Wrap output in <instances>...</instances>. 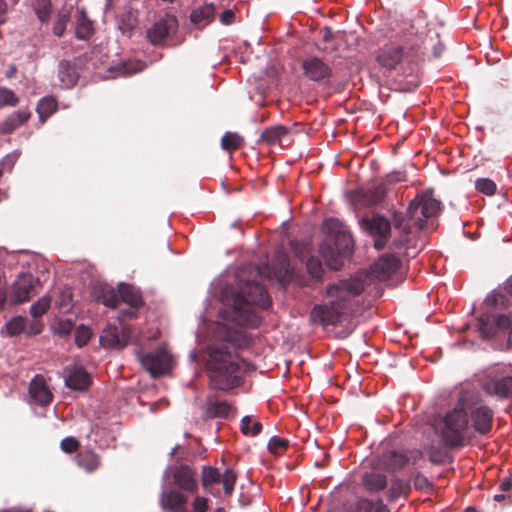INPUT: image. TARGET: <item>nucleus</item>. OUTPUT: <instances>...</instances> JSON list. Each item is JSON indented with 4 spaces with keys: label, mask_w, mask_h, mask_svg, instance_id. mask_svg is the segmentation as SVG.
Masks as SVG:
<instances>
[{
    "label": "nucleus",
    "mask_w": 512,
    "mask_h": 512,
    "mask_svg": "<svg viewBox=\"0 0 512 512\" xmlns=\"http://www.w3.org/2000/svg\"><path fill=\"white\" fill-rule=\"evenodd\" d=\"M364 286L360 281H344L339 285H329L326 293L329 300L315 305L310 313V320L324 327L336 326L348 308L351 299L360 295Z\"/></svg>",
    "instance_id": "f257e3e1"
},
{
    "label": "nucleus",
    "mask_w": 512,
    "mask_h": 512,
    "mask_svg": "<svg viewBox=\"0 0 512 512\" xmlns=\"http://www.w3.org/2000/svg\"><path fill=\"white\" fill-rule=\"evenodd\" d=\"M270 305L271 300L265 288L258 282L248 281L233 298L232 319L240 326L256 328L261 320L255 307L268 309Z\"/></svg>",
    "instance_id": "f03ea898"
},
{
    "label": "nucleus",
    "mask_w": 512,
    "mask_h": 512,
    "mask_svg": "<svg viewBox=\"0 0 512 512\" xmlns=\"http://www.w3.org/2000/svg\"><path fill=\"white\" fill-rule=\"evenodd\" d=\"M328 237L319 245V254L332 270L343 266L344 258L353 252V239L346 226L336 218H328L323 223Z\"/></svg>",
    "instance_id": "7ed1b4c3"
},
{
    "label": "nucleus",
    "mask_w": 512,
    "mask_h": 512,
    "mask_svg": "<svg viewBox=\"0 0 512 512\" xmlns=\"http://www.w3.org/2000/svg\"><path fill=\"white\" fill-rule=\"evenodd\" d=\"M240 365L231 353L223 350H214L208 363V377L210 388L229 391L241 384L238 375Z\"/></svg>",
    "instance_id": "20e7f679"
},
{
    "label": "nucleus",
    "mask_w": 512,
    "mask_h": 512,
    "mask_svg": "<svg viewBox=\"0 0 512 512\" xmlns=\"http://www.w3.org/2000/svg\"><path fill=\"white\" fill-rule=\"evenodd\" d=\"M468 425L467 415L463 410H453L449 412L439 424H436L435 430L440 434L446 447L454 448L462 446L463 433Z\"/></svg>",
    "instance_id": "39448f33"
},
{
    "label": "nucleus",
    "mask_w": 512,
    "mask_h": 512,
    "mask_svg": "<svg viewBox=\"0 0 512 512\" xmlns=\"http://www.w3.org/2000/svg\"><path fill=\"white\" fill-rule=\"evenodd\" d=\"M441 209V202L429 194L416 196L407 208V218L423 229L426 220L436 216Z\"/></svg>",
    "instance_id": "423d86ee"
},
{
    "label": "nucleus",
    "mask_w": 512,
    "mask_h": 512,
    "mask_svg": "<svg viewBox=\"0 0 512 512\" xmlns=\"http://www.w3.org/2000/svg\"><path fill=\"white\" fill-rule=\"evenodd\" d=\"M237 478L238 475L232 468L225 469L222 474L217 468L212 466H204L201 471V484L203 488L208 490L214 496L219 495V490L214 492L212 486L218 483H222L224 494L226 496H231L234 491Z\"/></svg>",
    "instance_id": "0eeeda50"
},
{
    "label": "nucleus",
    "mask_w": 512,
    "mask_h": 512,
    "mask_svg": "<svg viewBox=\"0 0 512 512\" xmlns=\"http://www.w3.org/2000/svg\"><path fill=\"white\" fill-rule=\"evenodd\" d=\"M360 224L373 237L375 249H384L391 235L390 221L382 215L374 214L371 217L362 218Z\"/></svg>",
    "instance_id": "6e6552de"
},
{
    "label": "nucleus",
    "mask_w": 512,
    "mask_h": 512,
    "mask_svg": "<svg viewBox=\"0 0 512 512\" xmlns=\"http://www.w3.org/2000/svg\"><path fill=\"white\" fill-rule=\"evenodd\" d=\"M165 475L168 481L184 492L196 493L198 482L195 471L188 464H178L166 469Z\"/></svg>",
    "instance_id": "1a4fd4ad"
},
{
    "label": "nucleus",
    "mask_w": 512,
    "mask_h": 512,
    "mask_svg": "<svg viewBox=\"0 0 512 512\" xmlns=\"http://www.w3.org/2000/svg\"><path fill=\"white\" fill-rule=\"evenodd\" d=\"M40 287L41 282L38 277L31 273H21L12 284L10 301L14 304L29 301L38 293Z\"/></svg>",
    "instance_id": "9d476101"
},
{
    "label": "nucleus",
    "mask_w": 512,
    "mask_h": 512,
    "mask_svg": "<svg viewBox=\"0 0 512 512\" xmlns=\"http://www.w3.org/2000/svg\"><path fill=\"white\" fill-rule=\"evenodd\" d=\"M410 454L409 456L407 452L402 450H387L377 457L376 465L386 471H396L405 467L410 460L413 464H416L422 458L421 451H411Z\"/></svg>",
    "instance_id": "9b49d317"
},
{
    "label": "nucleus",
    "mask_w": 512,
    "mask_h": 512,
    "mask_svg": "<svg viewBox=\"0 0 512 512\" xmlns=\"http://www.w3.org/2000/svg\"><path fill=\"white\" fill-rule=\"evenodd\" d=\"M305 78L317 83H328L333 77L332 66L318 56H307L301 63Z\"/></svg>",
    "instance_id": "f8f14e48"
},
{
    "label": "nucleus",
    "mask_w": 512,
    "mask_h": 512,
    "mask_svg": "<svg viewBox=\"0 0 512 512\" xmlns=\"http://www.w3.org/2000/svg\"><path fill=\"white\" fill-rule=\"evenodd\" d=\"M131 329L125 325L120 327L115 325H107L101 335L100 344L106 349L122 350L127 346L131 339Z\"/></svg>",
    "instance_id": "ddd939ff"
},
{
    "label": "nucleus",
    "mask_w": 512,
    "mask_h": 512,
    "mask_svg": "<svg viewBox=\"0 0 512 512\" xmlns=\"http://www.w3.org/2000/svg\"><path fill=\"white\" fill-rule=\"evenodd\" d=\"M479 331L484 339H491L511 326V319L503 314H484L478 320Z\"/></svg>",
    "instance_id": "4468645a"
},
{
    "label": "nucleus",
    "mask_w": 512,
    "mask_h": 512,
    "mask_svg": "<svg viewBox=\"0 0 512 512\" xmlns=\"http://www.w3.org/2000/svg\"><path fill=\"white\" fill-rule=\"evenodd\" d=\"M483 390L490 396L507 399L512 396V375L490 376L484 383Z\"/></svg>",
    "instance_id": "2eb2a0df"
},
{
    "label": "nucleus",
    "mask_w": 512,
    "mask_h": 512,
    "mask_svg": "<svg viewBox=\"0 0 512 512\" xmlns=\"http://www.w3.org/2000/svg\"><path fill=\"white\" fill-rule=\"evenodd\" d=\"M493 411L487 405H479L471 410L472 426L481 435L488 434L492 429Z\"/></svg>",
    "instance_id": "dca6fc26"
},
{
    "label": "nucleus",
    "mask_w": 512,
    "mask_h": 512,
    "mask_svg": "<svg viewBox=\"0 0 512 512\" xmlns=\"http://www.w3.org/2000/svg\"><path fill=\"white\" fill-rule=\"evenodd\" d=\"M64 373L65 384L70 389L83 391L91 384L90 375L81 366H68L65 368Z\"/></svg>",
    "instance_id": "f3484780"
},
{
    "label": "nucleus",
    "mask_w": 512,
    "mask_h": 512,
    "mask_svg": "<svg viewBox=\"0 0 512 512\" xmlns=\"http://www.w3.org/2000/svg\"><path fill=\"white\" fill-rule=\"evenodd\" d=\"M309 245L308 243H299L295 242L293 243V251L297 256L301 258L302 261L306 262V269L309 275L312 278H315L317 280H321L324 269L322 266V263L319 258L315 256H309L307 257L305 253L308 252Z\"/></svg>",
    "instance_id": "a211bd4d"
},
{
    "label": "nucleus",
    "mask_w": 512,
    "mask_h": 512,
    "mask_svg": "<svg viewBox=\"0 0 512 512\" xmlns=\"http://www.w3.org/2000/svg\"><path fill=\"white\" fill-rule=\"evenodd\" d=\"M29 395L36 404L41 406L50 404L53 399V394L50 391L45 378L41 375H36L31 380Z\"/></svg>",
    "instance_id": "6ab92c4d"
},
{
    "label": "nucleus",
    "mask_w": 512,
    "mask_h": 512,
    "mask_svg": "<svg viewBox=\"0 0 512 512\" xmlns=\"http://www.w3.org/2000/svg\"><path fill=\"white\" fill-rule=\"evenodd\" d=\"M183 37L178 34V20L175 15L165 14L162 17V46H177Z\"/></svg>",
    "instance_id": "aec40b11"
},
{
    "label": "nucleus",
    "mask_w": 512,
    "mask_h": 512,
    "mask_svg": "<svg viewBox=\"0 0 512 512\" xmlns=\"http://www.w3.org/2000/svg\"><path fill=\"white\" fill-rule=\"evenodd\" d=\"M403 47L400 45H385L377 54V62L384 68L392 70L402 61Z\"/></svg>",
    "instance_id": "412c9836"
},
{
    "label": "nucleus",
    "mask_w": 512,
    "mask_h": 512,
    "mask_svg": "<svg viewBox=\"0 0 512 512\" xmlns=\"http://www.w3.org/2000/svg\"><path fill=\"white\" fill-rule=\"evenodd\" d=\"M92 295L95 300L109 308H117L119 305V293L109 284L97 283L93 286Z\"/></svg>",
    "instance_id": "4be33fe9"
},
{
    "label": "nucleus",
    "mask_w": 512,
    "mask_h": 512,
    "mask_svg": "<svg viewBox=\"0 0 512 512\" xmlns=\"http://www.w3.org/2000/svg\"><path fill=\"white\" fill-rule=\"evenodd\" d=\"M400 266L401 261L397 257L386 254L372 265V271L379 279L385 280L396 273Z\"/></svg>",
    "instance_id": "5701e85b"
},
{
    "label": "nucleus",
    "mask_w": 512,
    "mask_h": 512,
    "mask_svg": "<svg viewBox=\"0 0 512 512\" xmlns=\"http://www.w3.org/2000/svg\"><path fill=\"white\" fill-rule=\"evenodd\" d=\"M188 497L179 490L170 488L162 492V508L181 512L186 508Z\"/></svg>",
    "instance_id": "b1692460"
},
{
    "label": "nucleus",
    "mask_w": 512,
    "mask_h": 512,
    "mask_svg": "<svg viewBox=\"0 0 512 512\" xmlns=\"http://www.w3.org/2000/svg\"><path fill=\"white\" fill-rule=\"evenodd\" d=\"M233 412L235 408L227 401H219L212 396L207 398L205 409L207 418H228Z\"/></svg>",
    "instance_id": "393cba45"
},
{
    "label": "nucleus",
    "mask_w": 512,
    "mask_h": 512,
    "mask_svg": "<svg viewBox=\"0 0 512 512\" xmlns=\"http://www.w3.org/2000/svg\"><path fill=\"white\" fill-rule=\"evenodd\" d=\"M79 74L76 66L67 60H62L58 65V79L60 87L72 88L77 83Z\"/></svg>",
    "instance_id": "a878e982"
},
{
    "label": "nucleus",
    "mask_w": 512,
    "mask_h": 512,
    "mask_svg": "<svg viewBox=\"0 0 512 512\" xmlns=\"http://www.w3.org/2000/svg\"><path fill=\"white\" fill-rule=\"evenodd\" d=\"M138 360L142 367L153 378L160 376V350L155 349L150 352L141 351L138 353Z\"/></svg>",
    "instance_id": "bb28decb"
},
{
    "label": "nucleus",
    "mask_w": 512,
    "mask_h": 512,
    "mask_svg": "<svg viewBox=\"0 0 512 512\" xmlns=\"http://www.w3.org/2000/svg\"><path fill=\"white\" fill-rule=\"evenodd\" d=\"M31 116L27 110H18L11 113L3 122L0 123V134H10L19 126L24 124Z\"/></svg>",
    "instance_id": "cd10ccee"
},
{
    "label": "nucleus",
    "mask_w": 512,
    "mask_h": 512,
    "mask_svg": "<svg viewBox=\"0 0 512 512\" xmlns=\"http://www.w3.org/2000/svg\"><path fill=\"white\" fill-rule=\"evenodd\" d=\"M119 303L124 302L131 308H138L142 305V297L137 288L130 284L120 283L118 285Z\"/></svg>",
    "instance_id": "c85d7f7f"
},
{
    "label": "nucleus",
    "mask_w": 512,
    "mask_h": 512,
    "mask_svg": "<svg viewBox=\"0 0 512 512\" xmlns=\"http://www.w3.org/2000/svg\"><path fill=\"white\" fill-rule=\"evenodd\" d=\"M76 463L86 472L92 473L100 467L101 458L92 450H83L77 454Z\"/></svg>",
    "instance_id": "c756f323"
},
{
    "label": "nucleus",
    "mask_w": 512,
    "mask_h": 512,
    "mask_svg": "<svg viewBox=\"0 0 512 512\" xmlns=\"http://www.w3.org/2000/svg\"><path fill=\"white\" fill-rule=\"evenodd\" d=\"M362 485L370 493L379 492L386 488L387 477L384 474L367 472L362 477Z\"/></svg>",
    "instance_id": "7c9ffc66"
},
{
    "label": "nucleus",
    "mask_w": 512,
    "mask_h": 512,
    "mask_svg": "<svg viewBox=\"0 0 512 512\" xmlns=\"http://www.w3.org/2000/svg\"><path fill=\"white\" fill-rule=\"evenodd\" d=\"M214 14L215 6L213 4H204L192 10L190 20L194 24L206 26L214 19Z\"/></svg>",
    "instance_id": "2f4dec72"
},
{
    "label": "nucleus",
    "mask_w": 512,
    "mask_h": 512,
    "mask_svg": "<svg viewBox=\"0 0 512 512\" xmlns=\"http://www.w3.org/2000/svg\"><path fill=\"white\" fill-rule=\"evenodd\" d=\"M405 217L401 212L393 213V225L397 229H401V236L399 239L394 241V245L396 248L401 249L405 245L410 242L409 234L411 232V228L409 224H405Z\"/></svg>",
    "instance_id": "473e14b6"
},
{
    "label": "nucleus",
    "mask_w": 512,
    "mask_h": 512,
    "mask_svg": "<svg viewBox=\"0 0 512 512\" xmlns=\"http://www.w3.org/2000/svg\"><path fill=\"white\" fill-rule=\"evenodd\" d=\"M288 133L287 127L283 125H276L266 128L258 142L266 145H275L280 142L281 138Z\"/></svg>",
    "instance_id": "72a5a7b5"
},
{
    "label": "nucleus",
    "mask_w": 512,
    "mask_h": 512,
    "mask_svg": "<svg viewBox=\"0 0 512 512\" xmlns=\"http://www.w3.org/2000/svg\"><path fill=\"white\" fill-rule=\"evenodd\" d=\"M93 25L88 19L84 10H79L77 14L76 37L81 40H87L93 35Z\"/></svg>",
    "instance_id": "f704fd0d"
},
{
    "label": "nucleus",
    "mask_w": 512,
    "mask_h": 512,
    "mask_svg": "<svg viewBox=\"0 0 512 512\" xmlns=\"http://www.w3.org/2000/svg\"><path fill=\"white\" fill-rule=\"evenodd\" d=\"M25 327V318L22 316H15L2 327L1 334L9 337L18 336L24 331Z\"/></svg>",
    "instance_id": "c9c22d12"
},
{
    "label": "nucleus",
    "mask_w": 512,
    "mask_h": 512,
    "mask_svg": "<svg viewBox=\"0 0 512 512\" xmlns=\"http://www.w3.org/2000/svg\"><path fill=\"white\" fill-rule=\"evenodd\" d=\"M144 65L140 61H127L122 62L111 68L114 76H129L139 71H142Z\"/></svg>",
    "instance_id": "e433bc0d"
},
{
    "label": "nucleus",
    "mask_w": 512,
    "mask_h": 512,
    "mask_svg": "<svg viewBox=\"0 0 512 512\" xmlns=\"http://www.w3.org/2000/svg\"><path fill=\"white\" fill-rule=\"evenodd\" d=\"M57 103L52 97H44L40 100L37 106L39 118L45 121L55 110Z\"/></svg>",
    "instance_id": "4c0bfd02"
},
{
    "label": "nucleus",
    "mask_w": 512,
    "mask_h": 512,
    "mask_svg": "<svg viewBox=\"0 0 512 512\" xmlns=\"http://www.w3.org/2000/svg\"><path fill=\"white\" fill-rule=\"evenodd\" d=\"M243 145V138L237 133L226 132L221 139V146L224 150L234 151Z\"/></svg>",
    "instance_id": "58836bf2"
},
{
    "label": "nucleus",
    "mask_w": 512,
    "mask_h": 512,
    "mask_svg": "<svg viewBox=\"0 0 512 512\" xmlns=\"http://www.w3.org/2000/svg\"><path fill=\"white\" fill-rule=\"evenodd\" d=\"M410 491V484L402 481L401 479H394L388 491V498L390 501L398 498L401 495H407Z\"/></svg>",
    "instance_id": "ea45409f"
},
{
    "label": "nucleus",
    "mask_w": 512,
    "mask_h": 512,
    "mask_svg": "<svg viewBox=\"0 0 512 512\" xmlns=\"http://www.w3.org/2000/svg\"><path fill=\"white\" fill-rule=\"evenodd\" d=\"M51 305V298L47 295L39 298L35 303H33L30 307V314L33 318L41 317L46 311L49 309Z\"/></svg>",
    "instance_id": "a19ab883"
},
{
    "label": "nucleus",
    "mask_w": 512,
    "mask_h": 512,
    "mask_svg": "<svg viewBox=\"0 0 512 512\" xmlns=\"http://www.w3.org/2000/svg\"><path fill=\"white\" fill-rule=\"evenodd\" d=\"M251 416H244L241 420V432L247 436H256L262 430V424L260 422H254L253 425Z\"/></svg>",
    "instance_id": "79ce46f5"
},
{
    "label": "nucleus",
    "mask_w": 512,
    "mask_h": 512,
    "mask_svg": "<svg viewBox=\"0 0 512 512\" xmlns=\"http://www.w3.org/2000/svg\"><path fill=\"white\" fill-rule=\"evenodd\" d=\"M288 447L289 441L285 438L273 436L268 442V450L275 455L284 453Z\"/></svg>",
    "instance_id": "37998d69"
},
{
    "label": "nucleus",
    "mask_w": 512,
    "mask_h": 512,
    "mask_svg": "<svg viewBox=\"0 0 512 512\" xmlns=\"http://www.w3.org/2000/svg\"><path fill=\"white\" fill-rule=\"evenodd\" d=\"M35 13L41 22H46L51 13V0H36Z\"/></svg>",
    "instance_id": "c03bdc74"
},
{
    "label": "nucleus",
    "mask_w": 512,
    "mask_h": 512,
    "mask_svg": "<svg viewBox=\"0 0 512 512\" xmlns=\"http://www.w3.org/2000/svg\"><path fill=\"white\" fill-rule=\"evenodd\" d=\"M475 188L477 191L488 196L494 195L496 192V184L489 178H478L475 181Z\"/></svg>",
    "instance_id": "a18cd8bd"
},
{
    "label": "nucleus",
    "mask_w": 512,
    "mask_h": 512,
    "mask_svg": "<svg viewBox=\"0 0 512 512\" xmlns=\"http://www.w3.org/2000/svg\"><path fill=\"white\" fill-rule=\"evenodd\" d=\"M92 336V331L89 327L81 324L75 331V343L78 347L85 346Z\"/></svg>",
    "instance_id": "49530a36"
},
{
    "label": "nucleus",
    "mask_w": 512,
    "mask_h": 512,
    "mask_svg": "<svg viewBox=\"0 0 512 512\" xmlns=\"http://www.w3.org/2000/svg\"><path fill=\"white\" fill-rule=\"evenodd\" d=\"M386 195V189L383 185H377L369 189L366 193L367 199L370 204L376 205L381 203Z\"/></svg>",
    "instance_id": "de8ad7c7"
},
{
    "label": "nucleus",
    "mask_w": 512,
    "mask_h": 512,
    "mask_svg": "<svg viewBox=\"0 0 512 512\" xmlns=\"http://www.w3.org/2000/svg\"><path fill=\"white\" fill-rule=\"evenodd\" d=\"M18 102L19 99L12 90L0 86V108L4 106H15Z\"/></svg>",
    "instance_id": "09e8293b"
},
{
    "label": "nucleus",
    "mask_w": 512,
    "mask_h": 512,
    "mask_svg": "<svg viewBox=\"0 0 512 512\" xmlns=\"http://www.w3.org/2000/svg\"><path fill=\"white\" fill-rule=\"evenodd\" d=\"M74 329V322L70 319H61L56 323L55 331L61 336L69 335Z\"/></svg>",
    "instance_id": "8fccbe9b"
},
{
    "label": "nucleus",
    "mask_w": 512,
    "mask_h": 512,
    "mask_svg": "<svg viewBox=\"0 0 512 512\" xmlns=\"http://www.w3.org/2000/svg\"><path fill=\"white\" fill-rule=\"evenodd\" d=\"M413 485L416 490L426 491L432 487V483L422 473L418 472L414 476Z\"/></svg>",
    "instance_id": "3c124183"
},
{
    "label": "nucleus",
    "mask_w": 512,
    "mask_h": 512,
    "mask_svg": "<svg viewBox=\"0 0 512 512\" xmlns=\"http://www.w3.org/2000/svg\"><path fill=\"white\" fill-rule=\"evenodd\" d=\"M174 359L172 355L166 350L165 346L162 344V376L170 372L173 368Z\"/></svg>",
    "instance_id": "603ef678"
},
{
    "label": "nucleus",
    "mask_w": 512,
    "mask_h": 512,
    "mask_svg": "<svg viewBox=\"0 0 512 512\" xmlns=\"http://www.w3.org/2000/svg\"><path fill=\"white\" fill-rule=\"evenodd\" d=\"M68 16L66 14L59 15L58 19L55 21L53 25V33L54 35L61 37L66 30V26L68 23Z\"/></svg>",
    "instance_id": "864d4df0"
},
{
    "label": "nucleus",
    "mask_w": 512,
    "mask_h": 512,
    "mask_svg": "<svg viewBox=\"0 0 512 512\" xmlns=\"http://www.w3.org/2000/svg\"><path fill=\"white\" fill-rule=\"evenodd\" d=\"M148 41L157 46L160 44V23L155 22L151 28L147 31Z\"/></svg>",
    "instance_id": "5fc2aeb1"
},
{
    "label": "nucleus",
    "mask_w": 512,
    "mask_h": 512,
    "mask_svg": "<svg viewBox=\"0 0 512 512\" xmlns=\"http://www.w3.org/2000/svg\"><path fill=\"white\" fill-rule=\"evenodd\" d=\"M376 506V502L367 499V498H361L357 501L355 506L356 512H373L374 508Z\"/></svg>",
    "instance_id": "6e6d98bb"
},
{
    "label": "nucleus",
    "mask_w": 512,
    "mask_h": 512,
    "mask_svg": "<svg viewBox=\"0 0 512 512\" xmlns=\"http://www.w3.org/2000/svg\"><path fill=\"white\" fill-rule=\"evenodd\" d=\"M61 449L66 453L75 452L79 447V442L74 437H66L61 441Z\"/></svg>",
    "instance_id": "4d7b16f0"
},
{
    "label": "nucleus",
    "mask_w": 512,
    "mask_h": 512,
    "mask_svg": "<svg viewBox=\"0 0 512 512\" xmlns=\"http://www.w3.org/2000/svg\"><path fill=\"white\" fill-rule=\"evenodd\" d=\"M192 506L195 512H206L208 509V499L205 497L197 496L194 499Z\"/></svg>",
    "instance_id": "13d9d810"
},
{
    "label": "nucleus",
    "mask_w": 512,
    "mask_h": 512,
    "mask_svg": "<svg viewBox=\"0 0 512 512\" xmlns=\"http://www.w3.org/2000/svg\"><path fill=\"white\" fill-rule=\"evenodd\" d=\"M235 17V13L232 10L227 9L224 10L220 15V21L224 25H231L234 23Z\"/></svg>",
    "instance_id": "bf43d9fd"
},
{
    "label": "nucleus",
    "mask_w": 512,
    "mask_h": 512,
    "mask_svg": "<svg viewBox=\"0 0 512 512\" xmlns=\"http://www.w3.org/2000/svg\"><path fill=\"white\" fill-rule=\"evenodd\" d=\"M321 34H322V41L327 43V42H330L333 38V32H332V29L328 26H325L322 30H321Z\"/></svg>",
    "instance_id": "052dcab7"
},
{
    "label": "nucleus",
    "mask_w": 512,
    "mask_h": 512,
    "mask_svg": "<svg viewBox=\"0 0 512 512\" xmlns=\"http://www.w3.org/2000/svg\"><path fill=\"white\" fill-rule=\"evenodd\" d=\"M134 28V23L132 21H128V22H125L124 20H121L120 23H119V29L123 32V33H129L132 31V29Z\"/></svg>",
    "instance_id": "680f3d73"
},
{
    "label": "nucleus",
    "mask_w": 512,
    "mask_h": 512,
    "mask_svg": "<svg viewBox=\"0 0 512 512\" xmlns=\"http://www.w3.org/2000/svg\"><path fill=\"white\" fill-rule=\"evenodd\" d=\"M502 492H507L512 488V479L509 477L504 478L499 485Z\"/></svg>",
    "instance_id": "e2e57ef3"
},
{
    "label": "nucleus",
    "mask_w": 512,
    "mask_h": 512,
    "mask_svg": "<svg viewBox=\"0 0 512 512\" xmlns=\"http://www.w3.org/2000/svg\"><path fill=\"white\" fill-rule=\"evenodd\" d=\"M6 11H7V3L4 0H0V25L6 22Z\"/></svg>",
    "instance_id": "0e129e2a"
},
{
    "label": "nucleus",
    "mask_w": 512,
    "mask_h": 512,
    "mask_svg": "<svg viewBox=\"0 0 512 512\" xmlns=\"http://www.w3.org/2000/svg\"><path fill=\"white\" fill-rule=\"evenodd\" d=\"M373 512H390V511H389L387 505H385L381 499H378L376 501V506H375Z\"/></svg>",
    "instance_id": "69168bd1"
},
{
    "label": "nucleus",
    "mask_w": 512,
    "mask_h": 512,
    "mask_svg": "<svg viewBox=\"0 0 512 512\" xmlns=\"http://www.w3.org/2000/svg\"><path fill=\"white\" fill-rule=\"evenodd\" d=\"M429 460L433 464H440L442 462L440 456L434 451H430Z\"/></svg>",
    "instance_id": "338daca9"
},
{
    "label": "nucleus",
    "mask_w": 512,
    "mask_h": 512,
    "mask_svg": "<svg viewBox=\"0 0 512 512\" xmlns=\"http://www.w3.org/2000/svg\"><path fill=\"white\" fill-rule=\"evenodd\" d=\"M16 73H17V67L14 64H10L6 71V77L11 79L16 75Z\"/></svg>",
    "instance_id": "774afa93"
}]
</instances>
